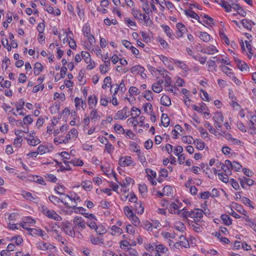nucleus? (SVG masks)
I'll use <instances>...</instances> for the list:
<instances>
[{"label":"nucleus","mask_w":256,"mask_h":256,"mask_svg":"<svg viewBox=\"0 0 256 256\" xmlns=\"http://www.w3.org/2000/svg\"><path fill=\"white\" fill-rule=\"evenodd\" d=\"M132 14L136 20H138L140 22H143V24L146 26H150L152 24L150 16H146V13H142L140 10L132 8Z\"/></svg>","instance_id":"1"},{"label":"nucleus","mask_w":256,"mask_h":256,"mask_svg":"<svg viewBox=\"0 0 256 256\" xmlns=\"http://www.w3.org/2000/svg\"><path fill=\"white\" fill-rule=\"evenodd\" d=\"M131 112L130 115L132 117L128 118L127 122L128 124H132L133 127L136 129L138 126V118L141 113V111L138 108L133 106L131 108Z\"/></svg>","instance_id":"2"},{"label":"nucleus","mask_w":256,"mask_h":256,"mask_svg":"<svg viewBox=\"0 0 256 256\" xmlns=\"http://www.w3.org/2000/svg\"><path fill=\"white\" fill-rule=\"evenodd\" d=\"M41 211L44 214L49 218L56 221H60L62 220V218L54 210H48L45 206H42Z\"/></svg>","instance_id":"3"},{"label":"nucleus","mask_w":256,"mask_h":256,"mask_svg":"<svg viewBox=\"0 0 256 256\" xmlns=\"http://www.w3.org/2000/svg\"><path fill=\"white\" fill-rule=\"evenodd\" d=\"M224 120V116L220 112H216L212 116L214 126L218 131H220L222 130Z\"/></svg>","instance_id":"4"},{"label":"nucleus","mask_w":256,"mask_h":256,"mask_svg":"<svg viewBox=\"0 0 256 256\" xmlns=\"http://www.w3.org/2000/svg\"><path fill=\"white\" fill-rule=\"evenodd\" d=\"M78 137V132L75 128L70 130L64 136V144H67L75 140Z\"/></svg>","instance_id":"5"},{"label":"nucleus","mask_w":256,"mask_h":256,"mask_svg":"<svg viewBox=\"0 0 256 256\" xmlns=\"http://www.w3.org/2000/svg\"><path fill=\"white\" fill-rule=\"evenodd\" d=\"M119 164L122 167L134 166H136V162L132 160L130 156H124L120 158Z\"/></svg>","instance_id":"6"},{"label":"nucleus","mask_w":256,"mask_h":256,"mask_svg":"<svg viewBox=\"0 0 256 256\" xmlns=\"http://www.w3.org/2000/svg\"><path fill=\"white\" fill-rule=\"evenodd\" d=\"M206 210V208L204 209V211L200 208H195L190 211V218H194V221H198L203 217L204 214H208Z\"/></svg>","instance_id":"7"},{"label":"nucleus","mask_w":256,"mask_h":256,"mask_svg":"<svg viewBox=\"0 0 256 256\" xmlns=\"http://www.w3.org/2000/svg\"><path fill=\"white\" fill-rule=\"evenodd\" d=\"M180 240L175 242L173 244L172 248L173 250H180L183 248H187L189 246V243L186 239L183 236L180 237Z\"/></svg>","instance_id":"8"},{"label":"nucleus","mask_w":256,"mask_h":256,"mask_svg":"<svg viewBox=\"0 0 256 256\" xmlns=\"http://www.w3.org/2000/svg\"><path fill=\"white\" fill-rule=\"evenodd\" d=\"M130 116L128 108L124 107L122 110H118L114 116L115 120H122Z\"/></svg>","instance_id":"9"},{"label":"nucleus","mask_w":256,"mask_h":256,"mask_svg":"<svg viewBox=\"0 0 256 256\" xmlns=\"http://www.w3.org/2000/svg\"><path fill=\"white\" fill-rule=\"evenodd\" d=\"M74 226L78 230H84L86 227V224L84 220L82 217L76 216L73 220Z\"/></svg>","instance_id":"10"},{"label":"nucleus","mask_w":256,"mask_h":256,"mask_svg":"<svg viewBox=\"0 0 256 256\" xmlns=\"http://www.w3.org/2000/svg\"><path fill=\"white\" fill-rule=\"evenodd\" d=\"M158 58L162 62V63L170 70H174L173 60L168 58L164 55H158Z\"/></svg>","instance_id":"11"},{"label":"nucleus","mask_w":256,"mask_h":256,"mask_svg":"<svg viewBox=\"0 0 256 256\" xmlns=\"http://www.w3.org/2000/svg\"><path fill=\"white\" fill-rule=\"evenodd\" d=\"M62 230L65 234L72 237L75 236V232L71 226L69 222H66L63 224Z\"/></svg>","instance_id":"12"},{"label":"nucleus","mask_w":256,"mask_h":256,"mask_svg":"<svg viewBox=\"0 0 256 256\" xmlns=\"http://www.w3.org/2000/svg\"><path fill=\"white\" fill-rule=\"evenodd\" d=\"M200 52L207 54H214L218 52L216 47L212 45H209L200 50Z\"/></svg>","instance_id":"13"},{"label":"nucleus","mask_w":256,"mask_h":256,"mask_svg":"<svg viewBox=\"0 0 256 256\" xmlns=\"http://www.w3.org/2000/svg\"><path fill=\"white\" fill-rule=\"evenodd\" d=\"M90 118L92 122L96 123L100 119V114L96 108H93L90 112Z\"/></svg>","instance_id":"14"},{"label":"nucleus","mask_w":256,"mask_h":256,"mask_svg":"<svg viewBox=\"0 0 256 256\" xmlns=\"http://www.w3.org/2000/svg\"><path fill=\"white\" fill-rule=\"evenodd\" d=\"M89 239L90 242L94 245L104 244V239L102 236H96L94 235H90Z\"/></svg>","instance_id":"15"},{"label":"nucleus","mask_w":256,"mask_h":256,"mask_svg":"<svg viewBox=\"0 0 256 256\" xmlns=\"http://www.w3.org/2000/svg\"><path fill=\"white\" fill-rule=\"evenodd\" d=\"M234 61L241 71H249V67L245 62L238 58H234Z\"/></svg>","instance_id":"16"},{"label":"nucleus","mask_w":256,"mask_h":256,"mask_svg":"<svg viewBox=\"0 0 256 256\" xmlns=\"http://www.w3.org/2000/svg\"><path fill=\"white\" fill-rule=\"evenodd\" d=\"M49 200L52 202L55 205H58L59 204L60 202H62L67 206H70L68 205L69 204L68 202L65 198L61 200L60 198L56 196H49Z\"/></svg>","instance_id":"17"},{"label":"nucleus","mask_w":256,"mask_h":256,"mask_svg":"<svg viewBox=\"0 0 256 256\" xmlns=\"http://www.w3.org/2000/svg\"><path fill=\"white\" fill-rule=\"evenodd\" d=\"M74 104L77 110H80V108L84 110L86 108V102L78 97L74 98Z\"/></svg>","instance_id":"18"},{"label":"nucleus","mask_w":256,"mask_h":256,"mask_svg":"<svg viewBox=\"0 0 256 256\" xmlns=\"http://www.w3.org/2000/svg\"><path fill=\"white\" fill-rule=\"evenodd\" d=\"M240 182L242 188H246V185L251 186L254 184V180L250 178L243 177L240 178Z\"/></svg>","instance_id":"19"},{"label":"nucleus","mask_w":256,"mask_h":256,"mask_svg":"<svg viewBox=\"0 0 256 256\" xmlns=\"http://www.w3.org/2000/svg\"><path fill=\"white\" fill-rule=\"evenodd\" d=\"M231 162L229 160H225L224 164H222V168L227 174H231Z\"/></svg>","instance_id":"20"},{"label":"nucleus","mask_w":256,"mask_h":256,"mask_svg":"<svg viewBox=\"0 0 256 256\" xmlns=\"http://www.w3.org/2000/svg\"><path fill=\"white\" fill-rule=\"evenodd\" d=\"M155 248L156 252L160 254H166L168 253V248L162 244L156 245Z\"/></svg>","instance_id":"21"},{"label":"nucleus","mask_w":256,"mask_h":256,"mask_svg":"<svg viewBox=\"0 0 256 256\" xmlns=\"http://www.w3.org/2000/svg\"><path fill=\"white\" fill-rule=\"evenodd\" d=\"M142 3V8L144 12L146 14H150L152 12V10H150L148 0H140Z\"/></svg>","instance_id":"22"},{"label":"nucleus","mask_w":256,"mask_h":256,"mask_svg":"<svg viewBox=\"0 0 256 256\" xmlns=\"http://www.w3.org/2000/svg\"><path fill=\"white\" fill-rule=\"evenodd\" d=\"M176 27L180 33L178 34V37L182 38L183 36V34L187 30L186 26L183 24L178 22L176 24Z\"/></svg>","instance_id":"23"},{"label":"nucleus","mask_w":256,"mask_h":256,"mask_svg":"<svg viewBox=\"0 0 256 256\" xmlns=\"http://www.w3.org/2000/svg\"><path fill=\"white\" fill-rule=\"evenodd\" d=\"M184 14L187 16L194 18L198 20L200 23H202V22L200 20V16L194 11L190 10H185Z\"/></svg>","instance_id":"24"},{"label":"nucleus","mask_w":256,"mask_h":256,"mask_svg":"<svg viewBox=\"0 0 256 256\" xmlns=\"http://www.w3.org/2000/svg\"><path fill=\"white\" fill-rule=\"evenodd\" d=\"M130 70L131 73L133 74H139L140 73H142V72L144 71L145 69L140 65H136L132 66L130 69Z\"/></svg>","instance_id":"25"},{"label":"nucleus","mask_w":256,"mask_h":256,"mask_svg":"<svg viewBox=\"0 0 256 256\" xmlns=\"http://www.w3.org/2000/svg\"><path fill=\"white\" fill-rule=\"evenodd\" d=\"M173 226L176 230L180 232H184L186 230L185 226L180 221L174 222L173 223Z\"/></svg>","instance_id":"26"},{"label":"nucleus","mask_w":256,"mask_h":256,"mask_svg":"<svg viewBox=\"0 0 256 256\" xmlns=\"http://www.w3.org/2000/svg\"><path fill=\"white\" fill-rule=\"evenodd\" d=\"M81 186L86 191H90L92 188V182L90 180H84L81 183Z\"/></svg>","instance_id":"27"},{"label":"nucleus","mask_w":256,"mask_h":256,"mask_svg":"<svg viewBox=\"0 0 256 256\" xmlns=\"http://www.w3.org/2000/svg\"><path fill=\"white\" fill-rule=\"evenodd\" d=\"M214 58H216V62L218 63H220L222 64V66H220V68H222V66H224V65L226 66H230V62L226 56L225 58H221L220 57L218 58L217 56H214Z\"/></svg>","instance_id":"28"},{"label":"nucleus","mask_w":256,"mask_h":256,"mask_svg":"<svg viewBox=\"0 0 256 256\" xmlns=\"http://www.w3.org/2000/svg\"><path fill=\"white\" fill-rule=\"evenodd\" d=\"M22 195L24 198L30 201L36 202L38 199L36 196H33L30 192H23Z\"/></svg>","instance_id":"29"},{"label":"nucleus","mask_w":256,"mask_h":256,"mask_svg":"<svg viewBox=\"0 0 256 256\" xmlns=\"http://www.w3.org/2000/svg\"><path fill=\"white\" fill-rule=\"evenodd\" d=\"M37 151L38 154L40 155L50 152L48 146L44 144L40 145L38 148Z\"/></svg>","instance_id":"30"},{"label":"nucleus","mask_w":256,"mask_h":256,"mask_svg":"<svg viewBox=\"0 0 256 256\" xmlns=\"http://www.w3.org/2000/svg\"><path fill=\"white\" fill-rule=\"evenodd\" d=\"M204 126L208 129V131L211 134L216 136L218 135V133H220V132H218L217 129H216V128H214V126L209 122H206Z\"/></svg>","instance_id":"31"},{"label":"nucleus","mask_w":256,"mask_h":256,"mask_svg":"<svg viewBox=\"0 0 256 256\" xmlns=\"http://www.w3.org/2000/svg\"><path fill=\"white\" fill-rule=\"evenodd\" d=\"M124 24L130 28H132L135 27L136 26L135 20L129 18H124Z\"/></svg>","instance_id":"32"},{"label":"nucleus","mask_w":256,"mask_h":256,"mask_svg":"<svg viewBox=\"0 0 256 256\" xmlns=\"http://www.w3.org/2000/svg\"><path fill=\"white\" fill-rule=\"evenodd\" d=\"M178 215L182 218H187L191 217V212L184 208L179 211Z\"/></svg>","instance_id":"33"},{"label":"nucleus","mask_w":256,"mask_h":256,"mask_svg":"<svg viewBox=\"0 0 256 256\" xmlns=\"http://www.w3.org/2000/svg\"><path fill=\"white\" fill-rule=\"evenodd\" d=\"M8 216V218L6 219V222H14L16 220L18 216V214L16 212H12L11 214H6L5 216Z\"/></svg>","instance_id":"34"},{"label":"nucleus","mask_w":256,"mask_h":256,"mask_svg":"<svg viewBox=\"0 0 256 256\" xmlns=\"http://www.w3.org/2000/svg\"><path fill=\"white\" fill-rule=\"evenodd\" d=\"M193 141V144L195 145L196 148L198 150H202L204 148L205 144L202 140L199 139H196Z\"/></svg>","instance_id":"35"},{"label":"nucleus","mask_w":256,"mask_h":256,"mask_svg":"<svg viewBox=\"0 0 256 256\" xmlns=\"http://www.w3.org/2000/svg\"><path fill=\"white\" fill-rule=\"evenodd\" d=\"M179 210V206L175 202H172L170 206L169 212L170 214H178Z\"/></svg>","instance_id":"36"},{"label":"nucleus","mask_w":256,"mask_h":256,"mask_svg":"<svg viewBox=\"0 0 256 256\" xmlns=\"http://www.w3.org/2000/svg\"><path fill=\"white\" fill-rule=\"evenodd\" d=\"M218 4L223 8L226 12H231V4H229L227 2L224 0H220Z\"/></svg>","instance_id":"37"},{"label":"nucleus","mask_w":256,"mask_h":256,"mask_svg":"<svg viewBox=\"0 0 256 256\" xmlns=\"http://www.w3.org/2000/svg\"><path fill=\"white\" fill-rule=\"evenodd\" d=\"M160 104L164 106H170L171 104L170 98L166 95H162L160 98Z\"/></svg>","instance_id":"38"},{"label":"nucleus","mask_w":256,"mask_h":256,"mask_svg":"<svg viewBox=\"0 0 256 256\" xmlns=\"http://www.w3.org/2000/svg\"><path fill=\"white\" fill-rule=\"evenodd\" d=\"M87 40L88 42V44L85 46L86 49L90 51L94 50L92 48V46H93L94 44L96 43V40L94 36H92V37H90Z\"/></svg>","instance_id":"39"},{"label":"nucleus","mask_w":256,"mask_h":256,"mask_svg":"<svg viewBox=\"0 0 256 256\" xmlns=\"http://www.w3.org/2000/svg\"><path fill=\"white\" fill-rule=\"evenodd\" d=\"M110 99L106 95L102 94L100 98V104L104 106H106L108 102L110 101Z\"/></svg>","instance_id":"40"},{"label":"nucleus","mask_w":256,"mask_h":256,"mask_svg":"<svg viewBox=\"0 0 256 256\" xmlns=\"http://www.w3.org/2000/svg\"><path fill=\"white\" fill-rule=\"evenodd\" d=\"M98 102V98L96 96H90L88 98V104L90 106H96Z\"/></svg>","instance_id":"41"},{"label":"nucleus","mask_w":256,"mask_h":256,"mask_svg":"<svg viewBox=\"0 0 256 256\" xmlns=\"http://www.w3.org/2000/svg\"><path fill=\"white\" fill-rule=\"evenodd\" d=\"M170 118L168 115L165 114H162L161 116V123L164 127H167L170 124Z\"/></svg>","instance_id":"42"},{"label":"nucleus","mask_w":256,"mask_h":256,"mask_svg":"<svg viewBox=\"0 0 256 256\" xmlns=\"http://www.w3.org/2000/svg\"><path fill=\"white\" fill-rule=\"evenodd\" d=\"M96 232L100 235L104 234L106 232L105 226L102 224L98 225L95 229Z\"/></svg>","instance_id":"43"},{"label":"nucleus","mask_w":256,"mask_h":256,"mask_svg":"<svg viewBox=\"0 0 256 256\" xmlns=\"http://www.w3.org/2000/svg\"><path fill=\"white\" fill-rule=\"evenodd\" d=\"M130 150L132 152L137 153H139L140 152V146L134 142H130Z\"/></svg>","instance_id":"44"},{"label":"nucleus","mask_w":256,"mask_h":256,"mask_svg":"<svg viewBox=\"0 0 256 256\" xmlns=\"http://www.w3.org/2000/svg\"><path fill=\"white\" fill-rule=\"evenodd\" d=\"M11 241L16 246H20L23 243V239L20 236H16L11 238Z\"/></svg>","instance_id":"45"},{"label":"nucleus","mask_w":256,"mask_h":256,"mask_svg":"<svg viewBox=\"0 0 256 256\" xmlns=\"http://www.w3.org/2000/svg\"><path fill=\"white\" fill-rule=\"evenodd\" d=\"M43 70V66L40 63L36 62L34 66V74L38 75Z\"/></svg>","instance_id":"46"},{"label":"nucleus","mask_w":256,"mask_h":256,"mask_svg":"<svg viewBox=\"0 0 256 256\" xmlns=\"http://www.w3.org/2000/svg\"><path fill=\"white\" fill-rule=\"evenodd\" d=\"M110 230H112L111 234L112 235H116L117 234H121L123 232L122 230L116 226H112Z\"/></svg>","instance_id":"47"},{"label":"nucleus","mask_w":256,"mask_h":256,"mask_svg":"<svg viewBox=\"0 0 256 256\" xmlns=\"http://www.w3.org/2000/svg\"><path fill=\"white\" fill-rule=\"evenodd\" d=\"M134 208L138 214H142L144 212V208L142 206V204L140 202H136L134 205Z\"/></svg>","instance_id":"48"},{"label":"nucleus","mask_w":256,"mask_h":256,"mask_svg":"<svg viewBox=\"0 0 256 256\" xmlns=\"http://www.w3.org/2000/svg\"><path fill=\"white\" fill-rule=\"evenodd\" d=\"M221 218L226 226H229L232 224V219L229 216L226 214H222L221 216Z\"/></svg>","instance_id":"49"},{"label":"nucleus","mask_w":256,"mask_h":256,"mask_svg":"<svg viewBox=\"0 0 256 256\" xmlns=\"http://www.w3.org/2000/svg\"><path fill=\"white\" fill-rule=\"evenodd\" d=\"M139 120H138V126L148 128L149 127V124H145V117L144 116H139Z\"/></svg>","instance_id":"50"},{"label":"nucleus","mask_w":256,"mask_h":256,"mask_svg":"<svg viewBox=\"0 0 256 256\" xmlns=\"http://www.w3.org/2000/svg\"><path fill=\"white\" fill-rule=\"evenodd\" d=\"M144 97L149 102H152L154 99L152 92L150 90H146L144 92Z\"/></svg>","instance_id":"51"},{"label":"nucleus","mask_w":256,"mask_h":256,"mask_svg":"<svg viewBox=\"0 0 256 256\" xmlns=\"http://www.w3.org/2000/svg\"><path fill=\"white\" fill-rule=\"evenodd\" d=\"M200 38L204 42H208L210 40V36L206 32H200Z\"/></svg>","instance_id":"52"},{"label":"nucleus","mask_w":256,"mask_h":256,"mask_svg":"<svg viewBox=\"0 0 256 256\" xmlns=\"http://www.w3.org/2000/svg\"><path fill=\"white\" fill-rule=\"evenodd\" d=\"M241 23L244 27L248 30H251L252 20L244 19L241 21Z\"/></svg>","instance_id":"53"},{"label":"nucleus","mask_w":256,"mask_h":256,"mask_svg":"<svg viewBox=\"0 0 256 256\" xmlns=\"http://www.w3.org/2000/svg\"><path fill=\"white\" fill-rule=\"evenodd\" d=\"M26 140L28 144L32 146H36L40 142V141L38 138H26Z\"/></svg>","instance_id":"54"},{"label":"nucleus","mask_w":256,"mask_h":256,"mask_svg":"<svg viewBox=\"0 0 256 256\" xmlns=\"http://www.w3.org/2000/svg\"><path fill=\"white\" fill-rule=\"evenodd\" d=\"M144 228L148 231L152 232V231L154 228H157V226H156V225L154 226L150 222H146L144 224Z\"/></svg>","instance_id":"55"},{"label":"nucleus","mask_w":256,"mask_h":256,"mask_svg":"<svg viewBox=\"0 0 256 256\" xmlns=\"http://www.w3.org/2000/svg\"><path fill=\"white\" fill-rule=\"evenodd\" d=\"M192 230H194L196 232H200L202 230V226L198 224L196 222H192L190 224Z\"/></svg>","instance_id":"56"},{"label":"nucleus","mask_w":256,"mask_h":256,"mask_svg":"<svg viewBox=\"0 0 256 256\" xmlns=\"http://www.w3.org/2000/svg\"><path fill=\"white\" fill-rule=\"evenodd\" d=\"M161 27L164 31L166 32L168 36L170 38L172 36V31L168 26L162 24L161 25Z\"/></svg>","instance_id":"57"},{"label":"nucleus","mask_w":256,"mask_h":256,"mask_svg":"<svg viewBox=\"0 0 256 256\" xmlns=\"http://www.w3.org/2000/svg\"><path fill=\"white\" fill-rule=\"evenodd\" d=\"M124 212L128 218L134 214L132 210L128 206H126L124 208Z\"/></svg>","instance_id":"58"},{"label":"nucleus","mask_w":256,"mask_h":256,"mask_svg":"<svg viewBox=\"0 0 256 256\" xmlns=\"http://www.w3.org/2000/svg\"><path fill=\"white\" fill-rule=\"evenodd\" d=\"M114 146L110 142H106L105 144L104 151L109 154H112L114 151Z\"/></svg>","instance_id":"59"},{"label":"nucleus","mask_w":256,"mask_h":256,"mask_svg":"<svg viewBox=\"0 0 256 256\" xmlns=\"http://www.w3.org/2000/svg\"><path fill=\"white\" fill-rule=\"evenodd\" d=\"M138 189L140 193L143 196H145L148 192V188L146 184H140L138 186Z\"/></svg>","instance_id":"60"},{"label":"nucleus","mask_w":256,"mask_h":256,"mask_svg":"<svg viewBox=\"0 0 256 256\" xmlns=\"http://www.w3.org/2000/svg\"><path fill=\"white\" fill-rule=\"evenodd\" d=\"M81 55L82 57L84 58L86 63L88 64L91 60L90 54L88 52L82 51Z\"/></svg>","instance_id":"61"},{"label":"nucleus","mask_w":256,"mask_h":256,"mask_svg":"<svg viewBox=\"0 0 256 256\" xmlns=\"http://www.w3.org/2000/svg\"><path fill=\"white\" fill-rule=\"evenodd\" d=\"M194 59L196 60H198L201 64H204L207 60L206 56H202L200 55L196 56H194Z\"/></svg>","instance_id":"62"},{"label":"nucleus","mask_w":256,"mask_h":256,"mask_svg":"<svg viewBox=\"0 0 256 256\" xmlns=\"http://www.w3.org/2000/svg\"><path fill=\"white\" fill-rule=\"evenodd\" d=\"M111 78L110 76H106L104 80V84L102 86L103 89H106V87L110 86L111 84Z\"/></svg>","instance_id":"63"},{"label":"nucleus","mask_w":256,"mask_h":256,"mask_svg":"<svg viewBox=\"0 0 256 256\" xmlns=\"http://www.w3.org/2000/svg\"><path fill=\"white\" fill-rule=\"evenodd\" d=\"M132 223L136 226H138L140 225V222L138 216L134 214L129 218Z\"/></svg>","instance_id":"64"}]
</instances>
